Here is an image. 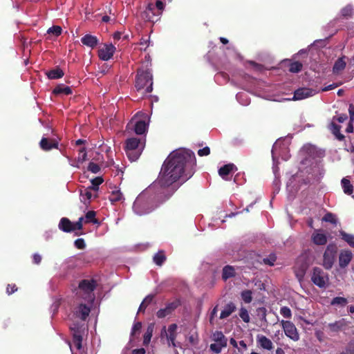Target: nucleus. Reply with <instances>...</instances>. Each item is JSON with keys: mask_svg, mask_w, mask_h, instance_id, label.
Listing matches in <instances>:
<instances>
[{"mask_svg": "<svg viewBox=\"0 0 354 354\" xmlns=\"http://www.w3.org/2000/svg\"><path fill=\"white\" fill-rule=\"evenodd\" d=\"M196 165L195 154L190 150H179L169 154L156 182L161 188L159 196L161 202L168 200L177 190L175 183L180 179L185 182L193 176Z\"/></svg>", "mask_w": 354, "mask_h": 354, "instance_id": "f257e3e1", "label": "nucleus"}, {"mask_svg": "<svg viewBox=\"0 0 354 354\" xmlns=\"http://www.w3.org/2000/svg\"><path fill=\"white\" fill-rule=\"evenodd\" d=\"M145 58L147 59V57L146 56ZM148 59H149V57H148ZM151 66V62L147 59L146 66H142L137 70L135 87L142 96L151 93L153 91V75L151 69L149 68Z\"/></svg>", "mask_w": 354, "mask_h": 354, "instance_id": "f03ea898", "label": "nucleus"}, {"mask_svg": "<svg viewBox=\"0 0 354 354\" xmlns=\"http://www.w3.org/2000/svg\"><path fill=\"white\" fill-rule=\"evenodd\" d=\"M97 287V281L94 279H83L78 285L77 294L85 301L92 304L95 299L94 290Z\"/></svg>", "mask_w": 354, "mask_h": 354, "instance_id": "7ed1b4c3", "label": "nucleus"}, {"mask_svg": "<svg viewBox=\"0 0 354 354\" xmlns=\"http://www.w3.org/2000/svg\"><path fill=\"white\" fill-rule=\"evenodd\" d=\"M124 148L129 158L131 161H135L140 157L143 147L141 146L140 138H131L126 140Z\"/></svg>", "mask_w": 354, "mask_h": 354, "instance_id": "20e7f679", "label": "nucleus"}, {"mask_svg": "<svg viewBox=\"0 0 354 354\" xmlns=\"http://www.w3.org/2000/svg\"><path fill=\"white\" fill-rule=\"evenodd\" d=\"M337 245L335 243H330L326 248L323 254L322 266L326 270H330L337 258Z\"/></svg>", "mask_w": 354, "mask_h": 354, "instance_id": "39448f33", "label": "nucleus"}, {"mask_svg": "<svg viewBox=\"0 0 354 354\" xmlns=\"http://www.w3.org/2000/svg\"><path fill=\"white\" fill-rule=\"evenodd\" d=\"M310 279L313 284L320 288H325L329 282L328 274L319 267L313 268Z\"/></svg>", "mask_w": 354, "mask_h": 354, "instance_id": "423d86ee", "label": "nucleus"}, {"mask_svg": "<svg viewBox=\"0 0 354 354\" xmlns=\"http://www.w3.org/2000/svg\"><path fill=\"white\" fill-rule=\"evenodd\" d=\"M70 329L73 336V342L77 349L80 350L82 347V343L85 330L84 324L73 323L70 326Z\"/></svg>", "mask_w": 354, "mask_h": 354, "instance_id": "0eeeda50", "label": "nucleus"}, {"mask_svg": "<svg viewBox=\"0 0 354 354\" xmlns=\"http://www.w3.org/2000/svg\"><path fill=\"white\" fill-rule=\"evenodd\" d=\"M308 266L309 263H308L306 257H299L297 259L294 269L295 276L299 281L303 280Z\"/></svg>", "mask_w": 354, "mask_h": 354, "instance_id": "6e6552de", "label": "nucleus"}, {"mask_svg": "<svg viewBox=\"0 0 354 354\" xmlns=\"http://www.w3.org/2000/svg\"><path fill=\"white\" fill-rule=\"evenodd\" d=\"M281 325L284 330L286 335L293 341H298L299 335L295 324L290 321L282 320Z\"/></svg>", "mask_w": 354, "mask_h": 354, "instance_id": "1a4fd4ad", "label": "nucleus"}, {"mask_svg": "<svg viewBox=\"0 0 354 354\" xmlns=\"http://www.w3.org/2000/svg\"><path fill=\"white\" fill-rule=\"evenodd\" d=\"M353 258V252L348 249L341 250L338 254V265L340 269H345Z\"/></svg>", "mask_w": 354, "mask_h": 354, "instance_id": "9d476101", "label": "nucleus"}, {"mask_svg": "<svg viewBox=\"0 0 354 354\" xmlns=\"http://www.w3.org/2000/svg\"><path fill=\"white\" fill-rule=\"evenodd\" d=\"M59 138L43 137L39 142V147L43 151H48L53 149H59Z\"/></svg>", "mask_w": 354, "mask_h": 354, "instance_id": "9b49d317", "label": "nucleus"}, {"mask_svg": "<svg viewBox=\"0 0 354 354\" xmlns=\"http://www.w3.org/2000/svg\"><path fill=\"white\" fill-rule=\"evenodd\" d=\"M180 305V302L178 299L168 303L165 308H161L157 311L156 316L160 319L165 318L167 315H171Z\"/></svg>", "mask_w": 354, "mask_h": 354, "instance_id": "f8f14e48", "label": "nucleus"}, {"mask_svg": "<svg viewBox=\"0 0 354 354\" xmlns=\"http://www.w3.org/2000/svg\"><path fill=\"white\" fill-rule=\"evenodd\" d=\"M115 49V46L112 44H104L102 48L99 49L98 56L100 59L108 61L113 57Z\"/></svg>", "mask_w": 354, "mask_h": 354, "instance_id": "ddd939ff", "label": "nucleus"}, {"mask_svg": "<svg viewBox=\"0 0 354 354\" xmlns=\"http://www.w3.org/2000/svg\"><path fill=\"white\" fill-rule=\"evenodd\" d=\"M347 326V322L345 319L342 318L335 321V322L329 323L327 325L326 328L329 333L335 334L345 330Z\"/></svg>", "mask_w": 354, "mask_h": 354, "instance_id": "4468645a", "label": "nucleus"}, {"mask_svg": "<svg viewBox=\"0 0 354 354\" xmlns=\"http://www.w3.org/2000/svg\"><path fill=\"white\" fill-rule=\"evenodd\" d=\"M145 200L142 196H138L133 203V209L134 212L138 215H142L151 212L149 208L145 207Z\"/></svg>", "mask_w": 354, "mask_h": 354, "instance_id": "2eb2a0df", "label": "nucleus"}, {"mask_svg": "<svg viewBox=\"0 0 354 354\" xmlns=\"http://www.w3.org/2000/svg\"><path fill=\"white\" fill-rule=\"evenodd\" d=\"M177 324H172L169 326L167 331L166 330L165 326L162 330V334L164 333L167 337L169 343L171 342L173 347L176 346V339L177 337Z\"/></svg>", "mask_w": 354, "mask_h": 354, "instance_id": "dca6fc26", "label": "nucleus"}, {"mask_svg": "<svg viewBox=\"0 0 354 354\" xmlns=\"http://www.w3.org/2000/svg\"><path fill=\"white\" fill-rule=\"evenodd\" d=\"M315 94L313 89L308 88H299L294 92L292 97L293 100H301L308 97H311Z\"/></svg>", "mask_w": 354, "mask_h": 354, "instance_id": "f3484780", "label": "nucleus"}, {"mask_svg": "<svg viewBox=\"0 0 354 354\" xmlns=\"http://www.w3.org/2000/svg\"><path fill=\"white\" fill-rule=\"evenodd\" d=\"M91 308L89 306L84 304H80L75 309V315L77 317L80 318L82 321H85L89 313Z\"/></svg>", "mask_w": 354, "mask_h": 354, "instance_id": "a211bd4d", "label": "nucleus"}, {"mask_svg": "<svg viewBox=\"0 0 354 354\" xmlns=\"http://www.w3.org/2000/svg\"><path fill=\"white\" fill-rule=\"evenodd\" d=\"M312 241L317 245H324L327 243V236L325 234L319 232V230H315L312 234Z\"/></svg>", "mask_w": 354, "mask_h": 354, "instance_id": "6ab92c4d", "label": "nucleus"}, {"mask_svg": "<svg viewBox=\"0 0 354 354\" xmlns=\"http://www.w3.org/2000/svg\"><path fill=\"white\" fill-rule=\"evenodd\" d=\"M81 41L84 46L94 48L97 46L99 40L97 37L90 34H86L82 37Z\"/></svg>", "mask_w": 354, "mask_h": 354, "instance_id": "aec40b11", "label": "nucleus"}, {"mask_svg": "<svg viewBox=\"0 0 354 354\" xmlns=\"http://www.w3.org/2000/svg\"><path fill=\"white\" fill-rule=\"evenodd\" d=\"M234 170H237L236 167L233 163H229L218 169V174L223 180H227V176Z\"/></svg>", "mask_w": 354, "mask_h": 354, "instance_id": "412c9836", "label": "nucleus"}, {"mask_svg": "<svg viewBox=\"0 0 354 354\" xmlns=\"http://www.w3.org/2000/svg\"><path fill=\"white\" fill-rule=\"evenodd\" d=\"M257 344L266 350H271L273 348V343L267 337L263 335H258L257 336Z\"/></svg>", "mask_w": 354, "mask_h": 354, "instance_id": "4be33fe9", "label": "nucleus"}, {"mask_svg": "<svg viewBox=\"0 0 354 354\" xmlns=\"http://www.w3.org/2000/svg\"><path fill=\"white\" fill-rule=\"evenodd\" d=\"M59 228L64 232H74V227H73V223L66 217L62 218L59 223Z\"/></svg>", "mask_w": 354, "mask_h": 354, "instance_id": "5701e85b", "label": "nucleus"}, {"mask_svg": "<svg viewBox=\"0 0 354 354\" xmlns=\"http://www.w3.org/2000/svg\"><path fill=\"white\" fill-rule=\"evenodd\" d=\"M46 75L50 80H57L62 78L64 75V73L59 66H56L55 68L46 71Z\"/></svg>", "mask_w": 354, "mask_h": 354, "instance_id": "b1692460", "label": "nucleus"}, {"mask_svg": "<svg viewBox=\"0 0 354 354\" xmlns=\"http://www.w3.org/2000/svg\"><path fill=\"white\" fill-rule=\"evenodd\" d=\"M346 56L343 55L341 57H339L335 62L333 67V72L335 74H338L341 71H342L346 65L345 62Z\"/></svg>", "mask_w": 354, "mask_h": 354, "instance_id": "393cba45", "label": "nucleus"}, {"mask_svg": "<svg viewBox=\"0 0 354 354\" xmlns=\"http://www.w3.org/2000/svg\"><path fill=\"white\" fill-rule=\"evenodd\" d=\"M157 16L156 12L155 5L152 3H149L145 12H143V17L148 21H153V17Z\"/></svg>", "mask_w": 354, "mask_h": 354, "instance_id": "a878e982", "label": "nucleus"}, {"mask_svg": "<svg viewBox=\"0 0 354 354\" xmlns=\"http://www.w3.org/2000/svg\"><path fill=\"white\" fill-rule=\"evenodd\" d=\"M236 310V306L232 302H230L225 306L220 314V319H223L228 317Z\"/></svg>", "mask_w": 354, "mask_h": 354, "instance_id": "bb28decb", "label": "nucleus"}, {"mask_svg": "<svg viewBox=\"0 0 354 354\" xmlns=\"http://www.w3.org/2000/svg\"><path fill=\"white\" fill-rule=\"evenodd\" d=\"M147 126L145 120H138L134 124V131L138 135H142L146 132Z\"/></svg>", "mask_w": 354, "mask_h": 354, "instance_id": "cd10ccee", "label": "nucleus"}, {"mask_svg": "<svg viewBox=\"0 0 354 354\" xmlns=\"http://www.w3.org/2000/svg\"><path fill=\"white\" fill-rule=\"evenodd\" d=\"M235 276V270L233 266H225L223 268L222 272V279L224 281L227 280L230 278H232Z\"/></svg>", "mask_w": 354, "mask_h": 354, "instance_id": "c85d7f7f", "label": "nucleus"}, {"mask_svg": "<svg viewBox=\"0 0 354 354\" xmlns=\"http://www.w3.org/2000/svg\"><path fill=\"white\" fill-rule=\"evenodd\" d=\"M53 93L55 95L64 94L68 95L72 93V89L68 86L59 84L53 89Z\"/></svg>", "mask_w": 354, "mask_h": 354, "instance_id": "c756f323", "label": "nucleus"}, {"mask_svg": "<svg viewBox=\"0 0 354 354\" xmlns=\"http://www.w3.org/2000/svg\"><path fill=\"white\" fill-rule=\"evenodd\" d=\"M213 340L216 343L220 344L221 346H227V338L221 331H216L213 333Z\"/></svg>", "mask_w": 354, "mask_h": 354, "instance_id": "7c9ffc66", "label": "nucleus"}, {"mask_svg": "<svg viewBox=\"0 0 354 354\" xmlns=\"http://www.w3.org/2000/svg\"><path fill=\"white\" fill-rule=\"evenodd\" d=\"M166 259L164 250H159L153 257V262L158 266H161L166 261Z\"/></svg>", "mask_w": 354, "mask_h": 354, "instance_id": "2f4dec72", "label": "nucleus"}, {"mask_svg": "<svg viewBox=\"0 0 354 354\" xmlns=\"http://www.w3.org/2000/svg\"><path fill=\"white\" fill-rule=\"evenodd\" d=\"M153 328L154 325L153 324H151L147 326V330L143 337L144 346H147L149 344L153 335Z\"/></svg>", "mask_w": 354, "mask_h": 354, "instance_id": "473e14b6", "label": "nucleus"}, {"mask_svg": "<svg viewBox=\"0 0 354 354\" xmlns=\"http://www.w3.org/2000/svg\"><path fill=\"white\" fill-rule=\"evenodd\" d=\"M339 235L342 240L348 243L351 248H354V235L348 234L343 230L339 231Z\"/></svg>", "mask_w": 354, "mask_h": 354, "instance_id": "72a5a7b5", "label": "nucleus"}, {"mask_svg": "<svg viewBox=\"0 0 354 354\" xmlns=\"http://www.w3.org/2000/svg\"><path fill=\"white\" fill-rule=\"evenodd\" d=\"M342 185L344 192L347 195H351L353 192V186L351 183L350 180L346 178L342 180Z\"/></svg>", "mask_w": 354, "mask_h": 354, "instance_id": "f704fd0d", "label": "nucleus"}, {"mask_svg": "<svg viewBox=\"0 0 354 354\" xmlns=\"http://www.w3.org/2000/svg\"><path fill=\"white\" fill-rule=\"evenodd\" d=\"M341 16L344 18H350L353 14V8L351 4L346 5L341 10Z\"/></svg>", "mask_w": 354, "mask_h": 354, "instance_id": "c9c22d12", "label": "nucleus"}, {"mask_svg": "<svg viewBox=\"0 0 354 354\" xmlns=\"http://www.w3.org/2000/svg\"><path fill=\"white\" fill-rule=\"evenodd\" d=\"M109 200L112 203L122 201L124 200L123 195L120 190L114 191L109 196Z\"/></svg>", "mask_w": 354, "mask_h": 354, "instance_id": "e433bc0d", "label": "nucleus"}, {"mask_svg": "<svg viewBox=\"0 0 354 354\" xmlns=\"http://www.w3.org/2000/svg\"><path fill=\"white\" fill-rule=\"evenodd\" d=\"M333 133L335 136L337 140L342 141L344 139V136L340 133L341 127L334 122H332Z\"/></svg>", "mask_w": 354, "mask_h": 354, "instance_id": "4c0bfd02", "label": "nucleus"}, {"mask_svg": "<svg viewBox=\"0 0 354 354\" xmlns=\"http://www.w3.org/2000/svg\"><path fill=\"white\" fill-rule=\"evenodd\" d=\"M347 303L348 301L346 298L342 297H336L331 300L330 305L345 306L347 304Z\"/></svg>", "mask_w": 354, "mask_h": 354, "instance_id": "58836bf2", "label": "nucleus"}, {"mask_svg": "<svg viewBox=\"0 0 354 354\" xmlns=\"http://www.w3.org/2000/svg\"><path fill=\"white\" fill-rule=\"evenodd\" d=\"M96 212L93 210H91L86 212L85 215L86 223H92L93 224L98 223V220L95 218Z\"/></svg>", "mask_w": 354, "mask_h": 354, "instance_id": "ea45409f", "label": "nucleus"}, {"mask_svg": "<svg viewBox=\"0 0 354 354\" xmlns=\"http://www.w3.org/2000/svg\"><path fill=\"white\" fill-rule=\"evenodd\" d=\"M303 65L301 62L296 61L290 64L289 71L291 73H297L302 70Z\"/></svg>", "mask_w": 354, "mask_h": 354, "instance_id": "a19ab883", "label": "nucleus"}, {"mask_svg": "<svg viewBox=\"0 0 354 354\" xmlns=\"http://www.w3.org/2000/svg\"><path fill=\"white\" fill-rule=\"evenodd\" d=\"M252 292L250 290H245L241 292V296L242 299L246 304H250L252 301Z\"/></svg>", "mask_w": 354, "mask_h": 354, "instance_id": "79ce46f5", "label": "nucleus"}, {"mask_svg": "<svg viewBox=\"0 0 354 354\" xmlns=\"http://www.w3.org/2000/svg\"><path fill=\"white\" fill-rule=\"evenodd\" d=\"M276 260H277L276 254H274V253H271V254H270L268 255V257L263 258L262 261L266 265H268V266H274V262L276 261Z\"/></svg>", "mask_w": 354, "mask_h": 354, "instance_id": "37998d69", "label": "nucleus"}, {"mask_svg": "<svg viewBox=\"0 0 354 354\" xmlns=\"http://www.w3.org/2000/svg\"><path fill=\"white\" fill-rule=\"evenodd\" d=\"M80 196L84 200V203H86V201H89L93 196L91 188L87 187L86 189L82 190L80 192Z\"/></svg>", "mask_w": 354, "mask_h": 354, "instance_id": "c03bdc74", "label": "nucleus"}, {"mask_svg": "<svg viewBox=\"0 0 354 354\" xmlns=\"http://www.w3.org/2000/svg\"><path fill=\"white\" fill-rule=\"evenodd\" d=\"M62 29L59 26H53L47 30L48 34H52L55 37H58L62 34Z\"/></svg>", "mask_w": 354, "mask_h": 354, "instance_id": "a18cd8bd", "label": "nucleus"}, {"mask_svg": "<svg viewBox=\"0 0 354 354\" xmlns=\"http://www.w3.org/2000/svg\"><path fill=\"white\" fill-rule=\"evenodd\" d=\"M239 316L244 322H245V323L250 322V317L248 311L246 308H241L240 309Z\"/></svg>", "mask_w": 354, "mask_h": 354, "instance_id": "49530a36", "label": "nucleus"}, {"mask_svg": "<svg viewBox=\"0 0 354 354\" xmlns=\"http://www.w3.org/2000/svg\"><path fill=\"white\" fill-rule=\"evenodd\" d=\"M86 157H87V153L86 151V148L82 147V148L80 149L79 154L77 156V161L80 163H82L83 162H84L86 160Z\"/></svg>", "mask_w": 354, "mask_h": 354, "instance_id": "de8ad7c7", "label": "nucleus"}, {"mask_svg": "<svg viewBox=\"0 0 354 354\" xmlns=\"http://www.w3.org/2000/svg\"><path fill=\"white\" fill-rule=\"evenodd\" d=\"M142 328V323L140 322H136L131 329V336L135 337L137 333H139Z\"/></svg>", "mask_w": 354, "mask_h": 354, "instance_id": "09e8293b", "label": "nucleus"}, {"mask_svg": "<svg viewBox=\"0 0 354 354\" xmlns=\"http://www.w3.org/2000/svg\"><path fill=\"white\" fill-rule=\"evenodd\" d=\"M88 170L93 174H97L100 171V167L93 162H90L88 165Z\"/></svg>", "mask_w": 354, "mask_h": 354, "instance_id": "8fccbe9b", "label": "nucleus"}, {"mask_svg": "<svg viewBox=\"0 0 354 354\" xmlns=\"http://www.w3.org/2000/svg\"><path fill=\"white\" fill-rule=\"evenodd\" d=\"M281 315L285 318H290L292 317V313L290 309L287 306H283L280 309Z\"/></svg>", "mask_w": 354, "mask_h": 354, "instance_id": "3c124183", "label": "nucleus"}, {"mask_svg": "<svg viewBox=\"0 0 354 354\" xmlns=\"http://www.w3.org/2000/svg\"><path fill=\"white\" fill-rule=\"evenodd\" d=\"M323 221L326 222H329L330 223H336V219L335 218V216L333 214L328 212L326 213L324 216L323 217Z\"/></svg>", "mask_w": 354, "mask_h": 354, "instance_id": "603ef678", "label": "nucleus"}, {"mask_svg": "<svg viewBox=\"0 0 354 354\" xmlns=\"http://www.w3.org/2000/svg\"><path fill=\"white\" fill-rule=\"evenodd\" d=\"M154 5H155L156 10L157 9V10H158L157 17H158L159 15H160L162 14V12L165 8V4L163 3L162 1L158 0V1H156V4H154Z\"/></svg>", "mask_w": 354, "mask_h": 354, "instance_id": "864d4df0", "label": "nucleus"}, {"mask_svg": "<svg viewBox=\"0 0 354 354\" xmlns=\"http://www.w3.org/2000/svg\"><path fill=\"white\" fill-rule=\"evenodd\" d=\"M74 245L77 249L80 250H83L86 247L85 241L82 238L76 239L74 242Z\"/></svg>", "mask_w": 354, "mask_h": 354, "instance_id": "5fc2aeb1", "label": "nucleus"}, {"mask_svg": "<svg viewBox=\"0 0 354 354\" xmlns=\"http://www.w3.org/2000/svg\"><path fill=\"white\" fill-rule=\"evenodd\" d=\"M224 346H221L220 344L218 343L212 344L210 345V349L216 353H221L222 348Z\"/></svg>", "mask_w": 354, "mask_h": 354, "instance_id": "6e6d98bb", "label": "nucleus"}, {"mask_svg": "<svg viewBox=\"0 0 354 354\" xmlns=\"http://www.w3.org/2000/svg\"><path fill=\"white\" fill-rule=\"evenodd\" d=\"M17 290V287L16 284H8L6 288V292L8 295H11L14 292H15Z\"/></svg>", "mask_w": 354, "mask_h": 354, "instance_id": "4d7b16f0", "label": "nucleus"}, {"mask_svg": "<svg viewBox=\"0 0 354 354\" xmlns=\"http://www.w3.org/2000/svg\"><path fill=\"white\" fill-rule=\"evenodd\" d=\"M104 180L102 177H96L91 180L93 185L96 187V189H99V185L103 183Z\"/></svg>", "mask_w": 354, "mask_h": 354, "instance_id": "13d9d810", "label": "nucleus"}, {"mask_svg": "<svg viewBox=\"0 0 354 354\" xmlns=\"http://www.w3.org/2000/svg\"><path fill=\"white\" fill-rule=\"evenodd\" d=\"M83 220H84L83 217H80L77 222H75L74 223H73V227H74V231L76 230H82V229Z\"/></svg>", "mask_w": 354, "mask_h": 354, "instance_id": "bf43d9fd", "label": "nucleus"}, {"mask_svg": "<svg viewBox=\"0 0 354 354\" xmlns=\"http://www.w3.org/2000/svg\"><path fill=\"white\" fill-rule=\"evenodd\" d=\"M210 153V149L208 147H205L203 149H201L198 151V154L199 156H208Z\"/></svg>", "mask_w": 354, "mask_h": 354, "instance_id": "052dcab7", "label": "nucleus"}, {"mask_svg": "<svg viewBox=\"0 0 354 354\" xmlns=\"http://www.w3.org/2000/svg\"><path fill=\"white\" fill-rule=\"evenodd\" d=\"M41 256L37 253H35L32 256V261L35 264H39L41 261Z\"/></svg>", "mask_w": 354, "mask_h": 354, "instance_id": "680f3d73", "label": "nucleus"}, {"mask_svg": "<svg viewBox=\"0 0 354 354\" xmlns=\"http://www.w3.org/2000/svg\"><path fill=\"white\" fill-rule=\"evenodd\" d=\"M154 298V295H147L145 299L144 300L142 301V302L146 304L147 306H148L153 301Z\"/></svg>", "mask_w": 354, "mask_h": 354, "instance_id": "e2e57ef3", "label": "nucleus"}, {"mask_svg": "<svg viewBox=\"0 0 354 354\" xmlns=\"http://www.w3.org/2000/svg\"><path fill=\"white\" fill-rule=\"evenodd\" d=\"M217 312H218V310H217V306H215V307L212 309V312H211V313H210L209 322H210V324H212V325L214 324V322H213L214 318V317L216 315Z\"/></svg>", "mask_w": 354, "mask_h": 354, "instance_id": "0e129e2a", "label": "nucleus"}, {"mask_svg": "<svg viewBox=\"0 0 354 354\" xmlns=\"http://www.w3.org/2000/svg\"><path fill=\"white\" fill-rule=\"evenodd\" d=\"M348 117H347V115L346 114H340L339 115H338L336 118V120L339 122V123H342L344 122V121H346L347 120Z\"/></svg>", "mask_w": 354, "mask_h": 354, "instance_id": "69168bd1", "label": "nucleus"}, {"mask_svg": "<svg viewBox=\"0 0 354 354\" xmlns=\"http://www.w3.org/2000/svg\"><path fill=\"white\" fill-rule=\"evenodd\" d=\"M348 112L350 114L351 120H354V105L350 104Z\"/></svg>", "mask_w": 354, "mask_h": 354, "instance_id": "338daca9", "label": "nucleus"}, {"mask_svg": "<svg viewBox=\"0 0 354 354\" xmlns=\"http://www.w3.org/2000/svg\"><path fill=\"white\" fill-rule=\"evenodd\" d=\"M145 353H146V351L143 348H136V349H133L132 351V354H145Z\"/></svg>", "mask_w": 354, "mask_h": 354, "instance_id": "774afa93", "label": "nucleus"}]
</instances>
